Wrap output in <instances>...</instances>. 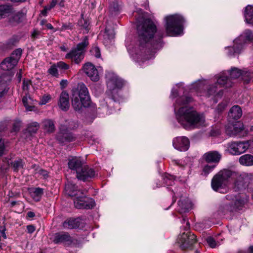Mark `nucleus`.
I'll return each mask as SVG.
<instances>
[{
    "label": "nucleus",
    "instance_id": "1",
    "mask_svg": "<svg viewBox=\"0 0 253 253\" xmlns=\"http://www.w3.org/2000/svg\"><path fill=\"white\" fill-rule=\"evenodd\" d=\"M138 43L134 48L126 45L128 52L137 61L144 62L153 57V50L158 49L162 46V36L158 34L156 26L150 19H145L137 25Z\"/></svg>",
    "mask_w": 253,
    "mask_h": 253
},
{
    "label": "nucleus",
    "instance_id": "2",
    "mask_svg": "<svg viewBox=\"0 0 253 253\" xmlns=\"http://www.w3.org/2000/svg\"><path fill=\"white\" fill-rule=\"evenodd\" d=\"M170 97L172 99L176 98L173 104L175 118L184 128L192 129L199 128L204 124V116L193 107L187 105L193 101L191 97L185 95L178 97V91L174 88Z\"/></svg>",
    "mask_w": 253,
    "mask_h": 253
},
{
    "label": "nucleus",
    "instance_id": "3",
    "mask_svg": "<svg viewBox=\"0 0 253 253\" xmlns=\"http://www.w3.org/2000/svg\"><path fill=\"white\" fill-rule=\"evenodd\" d=\"M230 75V78L227 76L225 72L221 73L215 76L217 82L207 87V90H203L207 84V81L205 80H199L191 84V89H195L199 92V95L206 97H212L215 99L222 97L223 94V90L220 88L222 87H229L232 85V82L230 79H237L243 74V72L235 67L231 68L228 72Z\"/></svg>",
    "mask_w": 253,
    "mask_h": 253
},
{
    "label": "nucleus",
    "instance_id": "4",
    "mask_svg": "<svg viewBox=\"0 0 253 253\" xmlns=\"http://www.w3.org/2000/svg\"><path fill=\"white\" fill-rule=\"evenodd\" d=\"M230 178H235L232 188L235 191L245 189L253 179L252 173L243 172L240 174L236 171L228 169L220 170L212 178L211 187L217 191L223 186L226 185Z\"/></svg>",
    "mask_w": 253,
    "mask_h": 253
},
{
    "label": "nucleus",
    "instance_id": "5",
    "mask_svg": "<svg viewBox=\"0 0 253 253\" xmlns=\"http://www.w3.org/2000/svg\"><path fill=\"white\" fill-rule=\"evenodd\" d=\"M90 103L88 89L83 83L78 84L72 90V103L74 109L79 111L83 107H86Z\"/></svg>",
    "mask_w": 253,
    "mask_h": 253
},
{
    "label": "nucleus",
    "instance_id": "6",
    "mask_svg": "<svg viewBox=\"0 0 253 253\" xmlns=\"http://www.w3.org/2000/svg\"><path fill=\"white\" fill-rule=\"evenodd\" d=\"M165 21L166 31L168 36H177L183 34L185 20L182 15L177 14L168 15L165 17Z\"/></svg>",
    "mask_w": 253,
    "mask_h": 253
},
{
    "label": "nucleus",
    "instance_id": "7",
    "mask_svg": "<svg viewBox=\"0 0 253 253\" xmlns=\"http://www.w3.org/2000/svg\"><path fill=\"white\" fill-rule=\"evenodd\" d=\"M253 40V33L250 30H246L243 34L234 41L233 46L226 47L229 56H234L240 53L247 41Z\"/></svg>",
    "mask_w": 253,
    "mask_h": 253
},
{
    "label": "nucleus",
    "instance_id": "8",
    "mask_svg": "<svg viewBox=\"0 0 253 253\" xmlns=\"http://www.w3.org/2000/svg\"><path fill=\"white\" fill-rule=\"evenodd\" d=\"M88 42L87 37H85L83 41L77 44L76 47L73 48L72 50L67 53L65 58L70 59L77 64H80L84 58L85 48L88 45Z\"/></svg>",
    "mask_w": 253,
    "mask_h": 253
},
{
    "label": "nucleus",
    "instance_id": "9",
    "mask_svg": "<svg viewBox=\"0 0 253 253\" xmlns=\"http://www.w3.org/2000/svg\"><path fill=\"white\" fill-rule=\"evenodd\" d=\"M107 87L111 92L112 98L115 101V96L114 93L117 92L118 89L121 88L124 84V81L120 78L114 73L109 72L106 75Z\"/></svg>",
    "mask_w": 253,
    "mask_h": 253
},
{
    "label": "nucleus",
    "instance_id": "10",
    "mask_svg": "<svg viewBox=\"0 0 253 253\" xmlns=\"http://www.w3.org/2000/svg\"><path fill=\"white\" fill-rule=\"evenodd\" d=\"M234 199L233 195H227L222 199L218 208L217 212L219 214L224 215L235 211L232 204Z\"/></svg>",
    "mask_w": 253,
    "mask_h": 253
},
{
    "label": "nucleus",
    "instance_id": "11",
    "mask_svg": "<svg viewBox=\"0 0 253 253\" xmlns=\"http://www.w3.org/2000/svg\"><path fill=\"white\" fill-rule=\"evenodd\" d=\"M249 147L247 141L231 142L227 144L226 151L233 155H239L246 152Z\"/></svg>",
    "mask_w": 253,
    "mask_h": 253
},
{
    "label": "nucleus",
    "instance_id": "12",
    "mask_svg": "<svg viewBox=\"0 0 253 253\" xmlns=\"http://www.w3.org/2000/svg\"><path fill=\"white\" fill-rule=\"evenodd\" d=\"M74 202L75 207L77 209H90L95 205L94 201L92 198L85 196L83 193L75 196Z\"/></svg>",
    "mask_w": 253,
    "mask_h": 253
},
{
    "label": "nucleus",
    "instance_id": "13",
    "mask_svg": "<svg viewBox=\"0 0 253 253\" xmlns=\"http://www.w3.org/2000/svg\"><path fill=\"white\" fill-rule=\"evenodd\" d=\"M76 138V137L69 131L65 125L60 126L59 131L56 135V139L59 143L66 144L75 141Z\"/></svg>",
    "mask_w": 253,
    "mask_h": 253
},
{
    "label": "nucleus",
    "instance_id": "14",
    "mask_svg": "<svg viewBox=\"0 0 253 253\" xmlns=\"http://www.w3.org/2000/svg\"><path fill=\"white\" fill-rule=\"evenodd\" d=\"M196 242V236L190 232L183 233L178 238L179 247L182 250L188 249Z\"/></svg>",
    "mask_w": 253,
    "mask_h": 253
},
{
    "label": "nucleus",
    "instance_id": "15",
    "mask_svg": "<svg viewBox=\"0 0 253 253\" xmlns=\"http://www.w3.org/2000/svg\"><path fill=\"white\" fill-rule=\"evenodd\" d=\"M83 70L91 81L97 82L99 80V71L93 64L85 63L83 66Z\"/></svg>",
    "mask_w": 253,
    "mask_h": 253
},
{
    "label": "nucleus",
    "instance_id": "16",
    "mask_svg": "<svg viewBox=\"0 0 253 253\" xmlns=\"http://www.w3.org/2000/svg\"><path fill=\"white\" fill-rule=\"evenodd\" d=\"M172 145L174 148L179 151H186L189 148L190 142L185 136H179L173 139Z\"/></svg>",
    "mask_w": 253,
    "mask_h": 253
},
{
    "label": "nucleus",
    "instance_id": "17",
    "mask_svg": "<svg viewBox=\"0 0 253 253\" xmlns=\"http://www.w3.org/2000/svg\"><path fill=\"white\" fill-rule=\"evenodd\" d=\"M95 176L94 170L88 167L87 166H84L79 172H78L77 175V178L84 181L87 180L89 178H91Z\"/></svg>",
    "mask_w": 253,
    "mask_h": 253
},
{
    "label": "nucleus",
    "instance_id": "18",
    "mask_svg": "<svg viewBox=\"0 0 253 253\" xmlns=\"http://www.w3.org/2000/svg\"><path fill=\"white\" fill-rule=\"evenodd\" d=\"M234 199L232 201V204L234 207V210H240L248 202L249 197L246 195H238L234 196Z\"/></svg>",
    "mask_w": 253,
    "mask_h": 253
},
{
    "label": "nucleus",
    "instance_id": "19",
    "mask_svg": "<svg viewBox=\"0 0 253 253\" xmlns=\"http://www.w3.org/2000/svg\"><path fill=\"white\" fill-rule=\"evenodd\" d=\"M244 129L243 124L237 122L232 127H227L226 129V133L231 136H241V133Z\"/></svg>",
    "mask_w": 253,
    "mask_h": 253
},
{
    "label": "nucleus",
    "instance_id": "20",
    "mask_svg": "<svg viewBox=\"0 0 253 253\" xmlns=\"http://www.w3.org/2000/svg\"><path fill=\"white\" fill-rule=\"evenodd\" d=\"M58 105L60 108L63 111H67L69 108V96L68 93L65 91H63L61 92Z\"/></svg>",
    "mask_w": 253,
    "mask_h": 253
},
{
    "label": "nucleus",
    "instance_id": "21",
    "mask_svg": "<svg viewBox=\"0 0 253 253\" xmlns=\"http://www.w3.org/2000/svg\"><path fill=\"white\" fill-rule=\"evenodd\" d=\"M81 223V219L79 218H70L67 219L63 223V226L64 229H72L80 227Z\"/></svg>",
    "mask_w": 253,
    "mask_h": 253
},
{
    "label": "nucleus",
    "instance_id": "22",
    "mask_svg": "<svg viewBox=\"0 0 253 253\" xmlns=\"http://www.w3.org/2000/svg\"><path fill=\"white\" fill-rule=\"evenodd\" d=\"M35 100L33 99L29 94L25 93V95L22 98V102L27 111H35Z\"/></svg>",
    "mask_w": 253,
    "mask_h": 253
},
{
    "label": "nucleus",
    "instance_id": "23",
    "mask_svg": "<svg viewBox=\"0 0 253 253\" xmlns=\"http://www.w3.org/2000/svg\"><path fill=\"white\" fill-rule=\"evenodd\" d=\"M178 205V210L180 213L187 212L192 208V203L188 199L180 200Z\"/></svg>",
    "mask_w": 253,
    "mask_h": 253
},
{
    "label": "nucleus",
    "instance_id": "24",
    "mask_svg": "<svg viewBox=\"0 0 253 253\" xmlns=\"http://www.w3.org/2000/svg\"><path fill=\"white\" fill-rule=\"evenodd\" d=\"M204 158L207 162L218 163L221 155L217 151H210L205 153Z\"/></svg>",
    "mask_w": 253,
    "mask_h": 253
},
{
    "label": "nucleus",
    "instance_id": "25",
    "mask_svg": "<svg viewBox=\"0 0 253 253\" xmlns=\"http://www.w3.org/2000/svg\"><path fill=\"white\" fill-rule=\"evenodd\" d=\"M65 190L67 194L71 197L83 194V192L78 190V187L73 183L69 182L65 186Z\"/></svg>",
    "mask_w": 253,
    "mask_h": 253
},
{
    "label": "nucleus",
    "instance_id": "26",
    "mask_svg": "<svg viewBox=\"0 0 253 253\" xmlns=\"http://www.w3.org/2000/svg\"><path fill=\"white\" fill-rule=\"evenodd\" d=\"M42 129L46 132H53L55 129L54 121L51 119H44L42 122Z\"/></svg>",
    "mask_w": 253,
    "mask_h": 253
},
{
    "label": "nucleus",
    "instance_id": "27",
    "mask_svg": "<svg viewBox=\"0 0 253 253\" xmlns=\"http://www.w3.org/2000/svg\"><path fill=\"white\" fill-rule=\"evenodd\" d=\"M17 63L10 57L6 58L0 64L1 69L5 71H10L16 66Z\"/></svg>",
    "mask_w": 253,
    "mask_h": 253
},
{
    "label": "nucleus",
    "instance_id": "28",
    "mask_svg": "<svg viewBox=\"0 0 253 253\" xmlns=\"http://www.w3.org/2000/svg\"><path fill=\"white\" fill-rule=\"evenodd\" d=\"M68 166L70 169L76 171L77 175L78 172H79L81 169L84 167L83 166V163L79 158H75L69 161Z\"/></svg>",
    "mask_w": 253,
    "mask_h": 253
},
{
    "label": "nucleus",
    "instance_id": "29",
    "mask_svg": "<svg viewBox=\"0 0 253 253\" xmlns=\"http://www.w3.org/2000/svg\"><path fill=\"white\" fill-rule=\"evenodd\" d=\"M242 110L238 105L233 106L230 110L229 116L234 120H238L242 116Z\"/></svg>",
    "mask_w": 253,
    "mask_h": 253
},
{
    "label": "nucleus",
    "instance_id": "30",
    "mask_svg": "<svg viewBox=\"0 0 253 253\" xmlns=\"http://www.w3.org/2000/svg\"><path fill=\"white\" fill-rule=\"evenodd\" d=\"M71 238L68 233H59L55 234L53 242L56 244L70 242Z\"/></svg>",
    "mask_w": 253,
    "mask_h": 253
},
{
    "label": "nucleus",
    "instance_id": "31",
    "mask_svg": "<svg viewBox=\"0 0 253 253\" xmlns=\"http://www.w3.org/2000/svg\"><path fill=\"white\" fill-rule=\"evenodd\" d=\"M241 165L245 166L253 165V156L251 154H245L241 156L239 160Z\"/></svg>",
    "mask_w": 253,
    "mask_h": 253
},
{
    "label": "nucleus",
    "instance_id": "32",
    "mask_svg": "<svg viewBox=\"0 0 253 253\" xmlns=\"http://www.w3.org/2000/svg\"><path fill=\"white\" fill-rule=\"evenodd\" d=\"M30 194L35 201H39L43 195V191L41 188H32L29 190Z\"/></svg>",
    "mask_w": 253,
    "mask_h": 253
},
{
    "label": "nucleus",
    "instance_id": "33",
    "mask_svg": "<svg viewBox=\"0 0 253 253\" xmlns=\"http://www.w3.org/2000/svg\"><path fill=\"white\" fill-rule=\"evenodd\" d=\"M244 16L247 23L253 25V6L249 5L246 6Z\"/></svg>",
    "mask_w": 253,
    "mask_h": 253
},
{
    "label": "nucleus",
    "instance_id": "34",
    "mask_svg": "<svg viewBox=\"0 0 253 253\" xmlns=\"http://www.w3.org/2000/svg\"><path fill=\"white\" fill-rule=\"evenodd\" d=\"M114 36V30L107 27L105 29V32L103 35L104 40V42L107 43H109L111 42V40L113 39Z\"/></svg>",
    "mask_w": 253,
    "mask_h": 253
},
{
    "label": "nucleus",
    "instance_id": "35",
    "mask_svg": "<svg viewBox=\"0 0 253 253\" xmlns=\"http://www.w3.org/2000/svg\"><path fill=\"white\" fill-rule=\"evenodd\" d=\"M25 165V162L21 159H18L11 163V166L15 171H18L20 169H22Z\"/></svg>",
    "mask_w": 253,
    "mask_h": 253
},
{
    "label": "nucleus",
    "instance_id": "36",
    "mask_svg": "<svg viewBox=\"0 0 253 253\" xmlns=\"http://www.w3.org/2000/svg\"><path fill=\"white\" fill-rule=\"evenodd\" d=\"M12 12L11 6L6 5H0V18H2L9 15Z\"/></svg>",
    "mask_w": 253,
    "mask_h": 253
},
{
    "label": "nucleus",
    "instance_id": "37",
    "mask_svg": "<svg viewBox=\"0 0 253 253\" xmlns=\"http://www.w3.org/2000/svg\"><path fill=\"white\" fill-rule=\"evenodd\" d=\"M10 80V77L8 76L6 77V79L4 81H0V98L7 92V81H9Z\"/></svg>",
    "mask_w": 253,
    "mask_h": 253
},
{
    "label": "nucleus",
    "instance_id": "38",
    "mask_svg": "<svg viewBox=\"0 0 253 253\" xmlns=\"http://www.w3.org/2000/svg\"><path fill=\"white\" fill-rule=\"evenodd\" d=\"M32 169H34V173H39L40 175L42 176L44 178H46L48 177L47 171L45 170L40 169L38 166L33 165Z\"/></svg>",
    "mask_w": 253,
    "mask_h": 253
},
{
    "label": "nucleus",
    "instance_id": "39",
    "mask_svg": "<svg viewBox=\"0 0 253 253\" xmlns=\"http://www.w3.org/2000/svg\"><path fill=\"white\" fill-rule=\"evenodd\" d=\"M105 100H102V107H98L97 109V113L100 116H104L108 114V106L105 104Z\"/></svg>",
    "mask_w": 253,
    "mask_h": 253
},
{
    "label": "nucleus",
    "instance_id": "40",
    "mask_svg": "<svg viewBox=\"0 0 253 253\" xmlns=\"http://www.w3.org/2000/svg\"><path fill=\"white\" fill-rule=\"evenodd\" d=\"M163 180L166 186H171L174 183V176L169 174H166L163 177Z\"/></svg>",
    "mask_w": 253,
    "mask_h": 253
},
{
    "label": "nucleus",
    "instance_id": "41",
    "mask_svg": "<svg viewBox=\"0 0 253 253\" xmlns=\"http://www.w3.org/2000/svg\"><path fill=\"white\" fill-rule=\"evenodd\" d=\"M22 54V50L20 48L15 50L9 57L14 61L17 63L19 59H20Z\"/></svg>",
    "mask_w": 253,
    "mask_h": 253
},
{
    "label": "nucleus",
    "instance_id": "42",
    "mask_svg": "<svg viewBox=\"0 0 253 253\" xmlns=\"http://www.w3.org/2000/svg\"><path fill=\"white\" fill-rule=\"evenodd\" d=\"M40 127V124L36 122L30 123L28 126V130L30 133H36Z\"/></svg>",
    "mask_w": 253,
    "mask_h": 253
},
{
    "label": "nucleus",
    "instance_id": "43",
    "mask_svg": "<svg viewBox=\"0 0 253 253\" xmlns=\"http://www.w3.org/2000/svg\"><path fill=\"white\" fill-rule=\"evenodd\" d=\"M120 10V7L117 2H114L110 4L109 11L111 14H117Z\"/></svg>",
    "mask_w": 253,
    "mask_h": 253
},
{
    "label": "nucleus",
    "instance_id": "44",
    "mask_svg": "<svg viewBox=\"0 0 253 253\" xmlns=\"http://www.w3.org/2000/svg\"><path fill=\"white\" fill-rule=\"evenodd\" d=\"M214 165H206L203 170V172L202 173V175L207 176L215 168Z\"/></svg>",
    "mask_w": 253,
    "mask_h": 253
},
{
    "label": "nucleus",
    "instance_id": "45",
    "mask_svg": "<svg viewBox=\"0 0 253 253\" xmlns=\"http://www.w3.org/2000/svg\"><path fill=\"white\" fill-rule=\"evenodd\" d=\"M56 64H54L48 70V72L51 76L57 77L59 76Z\"/></svg>",
    "mask_w": 253,
    "mask_h": 253
},
{
    "label": "nucleus",
    "instance_id": "46",
    "mask_svg": "<svg viewBox=\"0 0 253 253\" xmlns=\"http://www.w3.org/2000/svg\"><path fill=\"white\" fill-rule=\"evenodd\" d=\"M31 85V82L29 80L24 79L23 81V89L25 91V93L28 94L29 88Z\"/></svg>",
    "mask_w": 253,
    "mask_h": 253
},
{
    "label": "nucleus",
    "instance_id": "47",
    "mask_svg": "<svg viewBox=\"0 0 253 253\" xmlns=\"http://www.w3.org/2000/svg\"><path fill=\"white\" fill-rule=\"evenodd\" d=\"M189 159L188 158H186L183 161H175V163L176 165H177L182 168H185L186 167L189 168L190 165L186 163V162L189 161Z\"/></svg>",
    "mask_w": 253,
    "mask_h": 253
},
{
    "label": "nucleus",
    "instance_id": "48",
    "mask_svg": "<svg viewBox=\"0 0 253 253\" xmlns=\"http://www.w3.org/2000/svg\"><path fill=\"white\" fill-rule=\"evenodd\" d=\"M228 102L227 101H224L219 103L216 108V111L218 113L222 112L227 106Z\"/></svg>",
    "mask_w": 253,
    "mask_h": 253
},
{
    "label": "nucleus",
    "instance_id": "49",
    "mask_svg": "<svg viewBox=\"0 0 253 253\" xmlns=\"http://www.w3.org/2000/svg\"><path fill=\"white\" fill-rule=\"evenodd\" d=\"M22 15L20 13H16L12 16V18L10 19V22L12 23H19L21 21V18Z\"/></svg>",
    "mask_w": 253,
    "mask_h": 253
},
{
    "label": "nucleus",
    "instance_id": "50",
    "mask_svg": "<svg viewBox=\"0 0 253 253\" xmlns=\"http://www.w3.org/2000/svg\"><path fill=\"white\" fill-rule=\"evenodd\" d=\"M22 123L21 121L18 120H15L13 124L12 129L14 131H17L19 130Z\"/></svg>",
    "mask_w": 253,
    "mask_h": 253
},
{
    "label": "nucleus",
    "instance_id": "51",
    "mask_svg": "<svg viewBox=\"0 0 253 253\" xmlns=\"http://www.w3.org/2000/svg\"><path fill=\"white\" fill-rule=\"evenodd\" d=\"M90 52L91 54L94 55L96 58H99L100 57V51L98 47L95 46L92 47L90 50Z\"/></svg>",
    "mask_w": 253,
    "mask_h": 253
},
{
    "label": "nucleus",
    "instance_id": "52",
    "mask_svg": "<svg viewBox=\"0 0 253 253\" xmlns=\"http://www.w3.org/2000/svg\"><path fill=\"white\" fill-rule=\"evenodd\" d=\"M207 241L208 245L211 248H215L217 245V243L216 242L215 240L211 237H208L207 239Z\"/></svg>",
    "mask_w": 253,
    "mask_h": 253
},
{
    "label": "nucleus",
    "instance_id": "53",
    "mask_svg": "<svg viewBox=\"0 0 253 253\" xmlns=\"http://www.w3.org/2000/svg\"><path fill=\"white\" fill-rule=\"evenodd\" d=\"M50 96L49 95H43L41 99L39 104L45 105L46 104L50 99Z\"/></svg>",
    "mask_w": 253,
    "mask_h": 253
},
{
    "label": "nucleus",
    "instance_id": "54",
    "mask_svg": "<svg viewBox=\"0 0 253 253\" xmlns=\"http://www.w3.org/2000/svg\"><path fill=\"white\" fill-rule=\"evenodd\" d=\"M56 65L58 68L62 70H67L69 68V65L63 61L58 62Z\"/></svg>",
    "mask_w": 253,
    "mask_h": 253
},
{
    "label": "nucleus",
    "instance_id": "55",
    "mask_svg": "<svg viewBox=\"0 0 253 253\" xmlns=\"http://www.w3.org/2000/svg\"><path fill=\"white\" fill-rule=\"evenodd\" d=\"M5 149L4 144L3 140L0 137V156H2L3 154Z\"/></svg>",
    "mask_w": 253,
    "mask_h": 253
},
{
    "label": "nucleus",
    "instance_id": "56",
    "mask_svg": "<svg viewBox=\"0 0 253 253\" xmlns=\"http://www.w3.org/2000/svg\"><path fill=\"white\" fill-rule=\"evenodd\" d=\"M83 21H84V25H82L83 28L84 29V32L87 33H88V32L89 31V28H88L89 24L86 21H85L84 20H81L80 21V24H81L82 23Z\"/></svg>",
    "mask_w": 253,
    "mask_h": 253
},
{
    "label": "nucleus",
    "instance_id": "57",
    "mask_svg": "<svg viewBox=\"0 0 253 253\" xmlns=\"http://www.w3.org/2000/svg\"><path fill=\"white\" fill-rule=\"evenodd\" d=\"M27 230L29 233L31 234L35 231V227L32 225H28L27 226Z\"/></svg>",
    "mask_w": 253,
    "mask_h": 253
},
{
    "label": "nucleus",
    "instance_id": "58",
    "mask_svg": "<svg viewBox=\"0 0 253 253\" xmlns=\"http://www.w3.org/2000/svg\"><path fill=\"white\" fill-rule=\"evenodd\" d=\"M5 229H2L1 230H0V241L1 240V238H3V239H5L6 236L4 232ZM1 243H0V248H1Z\"/></svg>",
    "mask_w": 253,
    "mask_h": 253
},
{
    "label": "nucleus",
    "instance_id": "59",
    "mask_svg": "<svg viewBox=\"0 0 253 253\" xmlns=\"http://www.w3.org/2000/svg\"><path fill=\"white\" fill-rule=\"evenodd\" d=\"M61 88H65L68 85V81L66 80H62L60 83Z\"/></svg>",
    "mask_w": 253,
    "mask_h": 253
},
{
    "label": "nucleus",
    "instance_id": "60",
    "mask_svg": "<svg viewBox=\"0 0 253 253\" xmlns=\"http://www.w3.org/2000/svg\"><path fill=\"white\" fill-rule=\"evenodd\" d=\"M57 3V0H52L48 7V9H51L54 7Z\"/></svg>",
    "mask_w": 253,
    "mask_h": 253
},
{
    "label": "nucleus",
    "instance_id": "61",
    "mask_svg": "<svg viewBox=\"0 0 253 253\" xmlns=\"http://www.w3.org/2000/svg\"><path fill=\"white\" fill-rule=\"evenodd\" d=\"M50 9H48V6H45L44 9L41 11V13L43 16H46L47 13V11L50 10Z\"/></svg>",
    "mask_w": 253,
    "mask_h": 253
},
{
    "label": "nucleus",
    "instance_id": "62",
    "mask_svg": "<svg viewBox=\"0 0 253 253\" xmlns=\"http://www.w3.org/2000/svg\"><path fill=\"white\" fill-rule=\"evenodd\" d=\"M72 25L70 23L68 24H65V25H63V26H62V28L63 29H71L72 28Z\"/></svg>",
    "mask_w": 253,
    "mask_h": 253
},
{
    "label": "nucleus",
    "instance_id": "63",
    "mask_svg": "<svg viewBox=\"0 0 253 253\" xmlns=\"http://www.w3.org/2000/svg\"><path fill=\"white\" fill-rule=\"evenodd\" d=\"M16 77L18 80V81L20 82L21 81V79L22 77V70L20 69L19 71L17 73Z\"/></svg>",
    "mask_w": 253,
    "mask_h": 253
},
{
    "label": "nucleus",
    "instance_id": "64",
    "mask_svg": "<svg viewBox=\"0 0 253 253\" xmlns=\"http://www.w3.org/2000/svg\"><path fill=\"white\" fill-rule=\"evenodd\" d=\"M27 216L29 217L32 218V217H34L35 216V213L34 212L29 211L27 213Z\"/></svg>",
    "mask_w": 253,
    "mask_h": 253
}]
</instances>
